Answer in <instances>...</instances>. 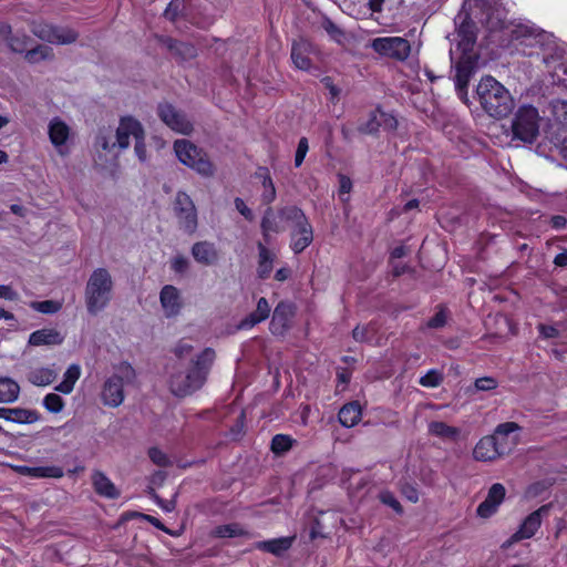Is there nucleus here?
Here are the masks:
<instances>
[{
    "instance_id": "obj_16",
    "label": "nucleus",
    "mask_w": 567,
    "mask_h": 567,
    "mask_svg": "<svg viewBox=\"0 0 567 567\" xmlns=\"http://www.w3.org/2000/svg\"><path fill=\"white\" fill-rule=\"evenodd\" d=\"M564 53V49L556 47L553 52L550 51L544 54L543 61L548 68H553L550 73L553 83L567 89V62L561 61L556 63L563 60Z\"/></svg>"
},
{
    "instance_id": "obj_35",
    "label": "nucleus",
    "mask_w": 567,
    "mask_h": 567,
    "mask_svg": "<svg viewBox=\"0 0 567 567\" xmlns=\"http://www.w3.org/2000/svg\"><path fill=\"white\" fill-rule=\"evenodd\" d=\"M80 375V367L78 364H71L64 372L62 382L55 386V391L63 394H70L73 391L75 382L79 380Z\"/></svg>"
},
{
    "instance_id": "obj_55",
    "label": "nucleus",
    "mask_w": 567,
    "mask_h": 567,
    "mask_svg": "<svg viewBox=\"0 0 567 567\" xmlns=\"http://www.w3.org/2000/svg\"><path fill=\"white\" fill-rule=\"evenodd\" d=\"M309 151V142L307 137H301L298 142L297 150L295 153V167H300L305 161V157Z\"/></svg>"
},
{
    "instance_id": "obj_19",
    "label": "nucleus",
    "mask_w": 567,
    "mask_h": 567,
    "mask_svg": "<svg viewBox=\"0 0 567 567\" xmlns=\"http://www.w3.org/2000/svg\"><path fill=\"white\" fill-rule=\"evenodd\" d=\"M512 39L527 45L544 44L547 33L533 24L518 23L511 30Z\"/></svg>"
},
{
    "instance_id": "obj_12",
    "label": "nucleus",
    "mask_w": 567,
    "mask_h": 567,
    "mask_svg": "<svg viewBox=\"0 0 567 567\" xmlns=\"http://www.w3.org/2000/svg\"><path fill=\"white\" fill-rule=\"evenodd\" d=\"M157 115L169 128L177 133L187 135L193 131V124L187 120L186 115L171 103H159Z\"/></svg>"
},
{
    "instance_id": "obj_1",
    "label": "nucleus",
    "mask_w": 567,
    "mask_h": 567,
    "mask_svg": "<svg viewBox=\"0 0 567 567\" xmlns=\"http://www.w3.org/2000/svg\"><path fill=\"white\" fill-rule=\"evenodd\" d=\"M493 0H465L462 10L454 19L458 38L457 47L464 54L471 52L476 43L477 27L480 23H492L491 10Z\"/></svg>"
},
{
    "instance_id": "obj_49",
    "label": "nucleus",
    "mask_w": 567,
    "mask_h": 567,
    "mask_svg": "<svg viewBox=\"0 0 567 567\" xmlns=\"http://www.w3.org/2000/svg\"><path fill=\"white\" fill-rule=\"evenodd\" d=\"M43 406L51 413H60L64 408V401L56 393H48L43 399Z\"/></svg>"
},
{
    "instance_id": "obj_46",
    "label": "nucleus",
    "mask_w": 567,
    "mask_h": 567,
    "mask_svg": "<svg viewBox=\"0 0 567 567\" xmlns=\"http://www.w3.org/2000/svg\"><path fill=\"white\" fill-rule=\"evenodd\" d=\"M30 307L40 313L53 315L62 309V302L58 300L33 301Z\"/></svg>"
},
{
    "instance_id": "obj_9",
    "label": "nucleus",
    "mask_w": 567,
    "mask_h": 567,
    "mask_svg": "<svg viewBox=\"0 0 567 567\" xmlns=\"http://www.w3.org/2000/svg\"><path fill=\"white\" fill-rule=\"evenodd\" d=\"M31 31L37 38L55 44H71L79 38V33L71 28L56 27L45 22H33Z\"/></svg>"
},
{
    "instance_id": "obj_14",
    "label": "nucleus",
    "mask_w": 567,
    "mask_h": 567,
    "mask_svg": "<svg viewBox=\"0 0 567 567\" xmlns=\"http://www.w3.org/2000/svg\"><path fill=\"white\" fill-rule=\"evenodd\" d=\"M318 48L307 38L300 37L291 44V61L301 71H309L312 66V55H317Z\"/></svg>"
},
{
    "instance_id": "obj_30",
    "label": "nucleus",
    "mask_w": 567,
    "mask_h": 567,
    "mask_svg": "<svg viewBox=\"0 0 567 567\" xmlns=\"http://www.w3.org/2000/svg\"><path fill=\"white\" fill-rule=\"evenodd\" d=\"M494 439L491 435L482 437L474 447V458L482 462L494 461L501 457Z\"/></svg>"
},
{
    "instance_id": "obj_45",
    "label": "nucleus",
    "mask_w": 567,
    "mask_h": 567,
    "mask_svg": "<svg viewBox=\"0 0 567 567\" xmlns=\"http://www.w3.org/2000/svg\"><path fill=\"white\" fill-rule=\"evenodd\" d=\"M383 112L379 109L371 111L365 123L359 126V131L364 134H374L382 126Z\"/></svg>"
},
{
    "instance_id": "obj_60",
    "label": "nucleus",
    "mask_w": 567,
    "mask_h": 567,
    "mask_svg": "<svg viewBox=\"0 0 567 567\" xmlns=\"http://www.w3.org/2000/svg\"><path fill=\"white\" fill-rule=\"evenodd\" d=\"M134 151L141 162L146 159L145 132L135 140Z\"/></svg>"
},
{
    "instance_id": "obj_2",
    "label": "nucleus",
    "mask_w": 567,
    "mask_h": 567,
    "mask_svg": "<svg viewBox=\"0 0 567 567\" xmlns=\"http://www.w3.org/2000/svg\"><path fill=\"white\" fill-rule=\"evenodd\" d=\"M215 359V350L213 348H205L192 360V364L186 372L172 374L168 382L172 394L177 398H185L202 389Z\"/></svg>"
},
{
    "instance_id": "obj_61",
    "label": "nucleus",
    "mask_w": 567,
    "mask_h": 567,
    "mask_svg": "<svg viewBox=\"0 0 567 567\" xmlns=\"http://www.w3.org/2000/svg\"><path fill=\"white\" fill-rule=\"evenodd\" d=\"M519 429V425L515 422H505L496 426L495 433L499 435L511 437V434Z\"/></svg>"
},
{
    "instance_id": "obj_33",
    "label": "nucleus",
    "mask_w": 567,
    "mask_h": 567,
    "mask_svg": "<svg viewBox=\"0 0 567 567\" xmlns=\"http://www.w3.org/2000/svg\"><path fill=\"white\" fill-rule=\"evenodd\" d=\"M21 472L35 478H61L64 475L63 468L56 465L23 466Z\"/></svg>"
},
{
    "instance_id": "obj_4",
    "label": "nucleus",
    "mask_w": 567,
    "mask_h": 567,
    "mask_svg": "<svg viewBox=\"0 0 567 567\" xmlns=\"http://www.w3.org/2000/svg\"><path fill=\"white\" fill-rule=\"evenodd\" d=\"M114 282L106 268H96L90 275L85 289L84 300L90 315L96 316L103 311L113 299Z\"/></svg>"
},
{
    "instance_id": "obj_26",
    "label": "nucleus",
    "mask_w": 567,
    "mask_h": 567,
    "mask_svg": "<svg viewBox=\"0 0 567 567\" xmlns=\"http://www.w3.org/2000/svg\"><path fill=\"white\" fill-rule=\"evenodd\" d=\"M64 341V337L54 328H43L33 331L29 336V344L33 347L58 346Z\"/></svg>"
},
{
    "instance_id": "obj_21",
    "label": "nucleus",
    "mask_w": 567,
    "mask_h": 567,
    "mask_svg": "<svg viewBox=\"0 0 567 567\" xmlns=\"http://www.w3.org/2000/svg\"><path fill=\"white\" fill-rule=\"evenodd\" d=\"M192 256L196 262L204 266H212L218 262L219 251L214 243L203 240L192 246Z\"/></svg>"
},
{
    "instance_id": "obj_53",
    "label": "nucleus",
    "mask_w": 567,
    "mask_h": 567,
    "mask_svg": "<svg viewBox=\"0 0 567 567\" xmlns=\"http://www.w3.org/2000/svg\"><path fill=\"white\" fill-rule=\"evenodd\" d=\"M182 9H183V0H171L169 3L167 4L166 9L164 10V18L172 21V22H175L181 12H182Z\"/></svg>"
},
{
    "instance_id": "obj_52",
    "label": "nucleus",
    "mask_w": 567,
    "mask_h": 567,
    "mask_svg": "<svg viewBox=\"0 0 567 567\" xmlns=\"http://www.w3.org/2000/svg\"><path fill=\"white\" fill-rule=\"evenodd\" d=\"M379 498L382 504L391 507L396 514H403V507L393 493L389 491L381 492Z\"/></svg>"
},
{
    "instance_id": "obj_54",
    "label": "nucleus",
    "mask_w": 567,
    "mask_h": 567,
    "mask_svg": "<svg viewBox=\"0 0 567 567\" xmlns=\"http://www.w3.org/2000/svg\"><path fill=\"white\" fill-rule=\"evenodd\" d=\"M339 190H338V197L342 202L349 200V194L352 188V181L350 177L339 174Z\"/></svg>"
},
{
    "instance_id": "obj_22",
    "label": "nucleus",
    "mask_w": 567,
    "mask_h": 567,
    "mask_svg": "<svg viewBox=\"0 0 567 567\" xmlns=\"http://www.w3.org/2000/svg\"><path fill=\"white\" fill-rule=\"evenodd\" d=\"M321 28L329 35L330 40L336 42L339 47L347 50L354 39L352 32H348L340 28L329 17H323L321 20Z\"/></svg>"
},
{
    "instance_id": "obj_32",
    "label": "nucleus",
    "mask_w": 567,
    "mask_h": 567,
    "mask_svg": "<svg viewBox=\"0 0 567 567\" xmlns=\"http://www.w3.org/2000/svg\"><path fill=\"white\" fill-rule=\"evenodd\" d=\"M70 136L69 126L59 118H53L49 124V137L55 147L63 146Z\"/></svg>"
},
{
    "instance_id": "obj_18",
    "label": "nucleus",
    "mask_w": 567,
    "mask_h": 567,
    "mask_svg": "<svg viewBox=\"0 0 567 567\" xmlns=\"http://www.w3.org/2000/svg\"><path fill=\"white\" fill-rule=\"evenodd\" d=\"M506 489L503 484H493L487 493L486 498L478 505L476 513L480 517L488 518L496 513L498 506L505 498Z\"/></svg>"
},
{
    "instance_id": "obj_47",
    "label": "nucleus",
    "mask_w": 567,
    "mask_h": 567,
    "mask_svg": "<svg viewBox=\"0 0 567 567\" xmlns=\"http://www.w3.org/2000/svg\"><path fill=\"white\" fill-rule=\"evenodd\" d=\"M491 436L494 439V442L496 443L495 447H497L501 456L509 454L513 447L516 445L515 437L503 436L495 432Z\"/></svg>"
},
{
    "instance_id": "obj_11",
    "label": "nucleus",
    "mask_w": 567,
    "mask_h": 567,
    "mask_svg": "<svg viewBox=\"0 0 567 567\" xmlns=\"http://www.w3.org/2000/svg\"><path fill=\"white\" fill-rule=\"evenodd\" d=\"M371 47L381 55L395 60H405L411 51L410 42L403 38H377L372 40Z\"/></svg>"
},
{
    "instance_id": "obj_58",
    "label": "nucleus",
    "mask_w": 567,
    "mask_h": 567,
    "mask_svg": "<svg viewBox=\"0 0 567 567\" xmlns=\"http://www.w3.org/2000/svg\"><path fill=\"white\" fill-rule=\"evenodd\" d=\"M446 323V312L444 309H440L430 320L427 327L431 329H439L444 327Z\"/></svg>"
},
{
    "instance_id": "obj_64",
    "label": "nucleus",
    "mask_w": 567,
    "mask_h": 567,
    "mask_svg": "<svg viewBox=\"0 0 567 567\" xmlns=\"http://www.w3.org/2000/svg\"><path fill=\"white\" fill-rule=\"evenodd\" d=\"M188 265H189V262H188L187 258L182 255H178L173 258L171 267L175 272L183 274L188 268Z\"/></svg>"
},
{
    "instance_id": "obj_15",
    "label": "nucleus",
    "mask_w": 567,
    "mask_h": 567,
    "mask_svg": "<svg viewBox=\"0 0 567 567\" xmlns=\"http://www.w3.org/2000/svg\"><path fill=\"white\" fill-rule=\"evenodd\" d=\"M101 399L104 405L111 408L120 406L124 401L123 377L113 374L103 384Z\"/></svg>"
},
{
    "instance_id": "obj_5",
    "label": "nucleus",
    "mask_w": 567,
    "mask_h": 567,
    "mask_svg": "<svg viewBox=\"0 0 567 567\" xmlns=\"http://www.w3.org/2000/svg\"><path fill=\"white\" fill-rule=\"evenodd\" d=\"M280 216L292 223L290 231V248L299 255L313 241V228L308 217L298 206H286L279 210Z\"/></svg>"
},
{
    "instance_id": "obj_43",
    "label": "nucleus",
    "mask_w": 567,
    "mask_h": 567,
    "mask_svg": "<svg viewBox=\"0 0 567 567\" xmlns=\"http://www.w3.org/2000/svg\"><path fill=\"white\" fill-rule=\"evenodd\" d=\"M39 414L37 411L23 408H10V421L19 424H31L38 421Z\"/></svg>"
},
{
    "instance_id": "obj_17",
    "label": "nucleus",
    "mask_w": 567,
    "mask_h": 567,
    "mask_svg": "<svg viewBox=\"0 0 567 567\" xmlns=\"http://www.w3.org/2000/svg\"><path fill=\"white\" fill-rule=\"evenodd\" d=\"M143 131L144 128L140 121L130 115L122 116L116 130L115 145L122 150L127 148L130 146V137L132 136L135 141L140 134H143Z\"/></svg>"
},
{
    "instance_id": "obj_24",
    "label": "nucleus",
    "mask_w": 567,
    "mask_h": 567,
    "mask_svg": "<svg viewBox=\"0 0 567 567\" xmlns=\"http://www.w3.org/2000/svg\"><path fill=\"white\" fill-rule=\"evenodd\" d=\"M159 300L167 317H174L179 313L182 302L179 291L176 287L172 285L164 286L159 293Z\"/></svg>"
},
{
    "instance_id": "obj_56",
    "label": "nucleus",
    "mask_w": 567,
    "mask_h": 567,
    "mask_svg": "<svg viewBox=\"0 0 567 567\" xmlns=\"http://www.w3.org/2000/svg\"><path fill=\"white\" fill-rule=\"evenodd\" d=\"M401 493L412 503H416L419 501L417 488L409 482L401 483Z\"/></svg>"
},
{
    "instance_id": "obj_20",
    "label": "nucleus",
    "mask_w": 567,
    "mask_h": 567,
    "mask_svg": "<svg viewBox=\"0 0 567 567\" xmlns=\"http://www.w3.org/2000/svg\"><path fill=\"white\" fill-rule=\"evenodd\" d=\"M156 40L165 45L181 61H188L197 56V49L189 42L178 41L168 35H155Z\"/></svg>"
},
{
    "instance_id": "obj_57",
    "label": "nucleus",
    "mask_w": 567,
    "mask_h": 567,
    "mask_svg": "<svg viewBox=\"0 0 567 567\" xmlns=\"http://www.w3.org/2000/svg\"><path fill=\"white\" fill-rule=\"evenodd\" d=\"M497 386V381L492 377H483L475 380V388L478 391H489Z\"/></svg>"
},
{
    "instance_id": "obj_63",
    "label": "nucleus",
    "mask_w": 567,
    "mask_h": 567,
    "mask_svg": "<svg viewBox=\"0 0 567 567\" xmlns=\"http://www.w3.org/2000/svg\"><path fill=\"white\" fill-rule=\"evenodd\" d=\"M236 209L247 219L248 221H251L254 219V213L252 210L246 205L244 199L240 197H236L234 200Z\"/></svg>"
},
{
    "instance_id": "obj_62",
    "label": "nucleus",
    "mask_w": 567,
    "mask_h": 567,
    "mask_svg": "<svg viewBox=\"0 0 567 567\" xmlns=\"http://www.w3.org/2000/svg\"><path fill=\"white\" fill-rule=\"evenodd\" d=\"M384 0H369L363 7H360L359 13L367 17L369 11L380 12Z\"/></svg>"
},
{
    "instance_id": "obj_34",
    "label": "nucleus",
    "mask_w": 567,
    "mask_h": 567,
    "mask_svg": "<svg viewBox=\"0 0 567 567\" xmlns=\"http://www.w3.org/2000/svg\"><path fill=\"white\" fill-rule=\"evenodd\" d=\"M20 385L8 377H0V403H12L19 398Z\"/></svg>"
},
{
    "instance_id": "obj_38",
    "label": "nucleus",
    "mask_w": 567,
    "mask_h": 567,
    "mask_svg": "<svg viewBox=\"0 0 567 567\" xmlns=\"http://www.w3.org/2000/svg\"><path fill=\"white\" fill-rule=\"evenodd\" d=\"M9 49L14 53H24L28 51L29 44L32 42V38L25 32L17 31L10 33L6 39Z\"/></svg>"
},
{
    "instance_id": "obj_39",
    "label": "nucleus",
    "mask_w": 567,
    "mask_h": 567,
    "mask_svg": "<svg viewBox=\"0 0 567 567\" xmlns=\"http://www.w3.org/2000/svg\"><path fill=\"white\" fill-rule=\"evenodd\" d=\"M54 58V53L52 48L43 44H37L32 49H28L24 54V59L30 64H35L41 61L52 60Z\"/></svg>"
},
{
    "instance_id": "obj_41",
    "label": "nucleus",
    "mask_w": 567,
    "mask_h": 567,
    "mask_svg": "<svg viewBox=\"0 0 567 567\" xmlns=\"http://www.w3.org/2000/svg\"><path fill=\"white\" fill-rule=\"evenodd\" d=\"M337 422L341 427L352 432L354 427V401L347 402L340 408Z\"/></svg>"
},
{
    "instance_id": "obj_7",
    "label": "nucleus",
    "mask_w": 567,
    "mask_h": 567,
    "mask_svg": "<svg viewBox=\"0 0 567 567\" xmlns=\"http://www.w3.org/2000/svg\"><path fill=\"white\" fill-rule=\"evenodd\" d=\"M174 151L178 161L203 176H213L215 166L207 153L188 140L174 142Z\"/></svg>"
},
{
    "instance_id": "obj_48",
    "label": "nucleus",
    "mask_w": 567,
    "mask_h": 567,
    "mask_svg": "<svg viewBox=\"0 0 567 567\" xmlns=\"http://www.w3.org/2000/svg\"><path fill=\"white\" fill-rule=\"evenodd\" d=\"M444 380V375L439 370L432 369L427 373L420 378L419 383L425 388H436L441 385Z\"/></svg>"
},
{
    "instance_id": "obj_25",
    "label": "nucleus",
    "mask_w": 567,
    "mask_h": 567,
    "mask_svg": "<svg viewBox=\"0 0 567 567\" xmlns=\"http://www.w3.org/2000/svg\"><path fill=\"white\" fill-rule=\"evenodd\" d=\"M271 308L268 300L265 297H260L257 301L256 309L246 316L238 324L241 330H248L254 328L256 324L268 319Z\"/></svg>"
},
{
    "instance_id": "obj_10",
    "label": "nucleus",
    "mask_w": 567,
    "mask_h": 567,
    "mask_svg": "<svg viewBox=\"0 0 567 567\" xmlns=\"http://www.w3.org/2000/svg\"><path fill=\"white\" fill-rule=\"evenodd\" d=\"M296 315V306L287 300H281L275 307L269 323L270 332L276 337H284L291 328Z\"/></svg>"
},
{
    "instance_id": "obj_40",
    "label": "nucleus",
    "mask_w": 567,
    "mask_h": 567,
    "mask_svg": "<svg viewBox=\"0 0 567 567\" xmlns=\"http://www.w3.org/2000/svg\"><path fill=\"white\" fill-rule=\"evenodd\" d=\"M56 374L54 370L50 368H39L29 373V381L38 386H45L51 384Z\"/></svg>"
},
{
    "instance_id": "obj_51",
    "label": "nucleus",
    "mask_w": 567,
    "mask_h": 567,
    "mask_svg": "<svg viewBox=\"0 0 567 567\" xmlns=\"http://www.w3.org/2000/svg\"><path fill=\"white\" fill-rule=\"evenodd\" d=\"M551 113L557 122L567 125V101L555 100L551 102Z\"/></svg>"
},
{
    "instance_id": "obj_50",
    "label": "nucleus",
    "mask_w": 567,
    "mask_h": 567,
    "mask_svg": "<svg viewBox=\"0 0 567 567\" xmlns=\"http://www.w3.org/2000/svg\"><path fill=\"white\" fill-rule=\"evenodd\" d=\"M147 455L150 460L159 467H168L172 465L168 455L156 446L150 447Z\"/></svg>"
},
{
    "instance_id": "obj_37",
    "label": "nucleus",
    "mask_w": 567,
    "mask_h": 567,
    "mask_svg": "<svg viewBox=\"0 0 567 567\" xmlns=\"http://www.w3.org/2000/svg\"><path fill=\"white\" fill-rule=\"evenodd\" d=\"M264 244L270 243V233H279L280 227L271 207L265 210L260 223Z\"/></svg>"
},
{
    "instance_id": "obj_31",
    "label": "nucleus",
    "mask_w": 567,
    "mask_h": 567,
    "mask_svg": "<svg viewBox=\"0 0 567 567\" xmlns=\"http://www.w3.org/2000/svg\"><path fill=\"white\" fill-rule=\"evenodd\" d=\"M213 538H235V537H252V534L244 528L239 523L223 524L214 527L210 532Z\"/></svg>"
},
{
    "instance_id": "obj_42",
    "label": "nucleus",
    "mask_w": 567,
    "mask_h": 567,
    "mask_svg": "<svg viewBox=\"0 0 567 567\" xmlns=\"http://www.w3.org/2000/svg\"><path fill=\"white\" fill-rule=\"evenodd\" d=\"M429 432L432 435L442 439H456L460 431L457 427L450 426L445 422L442 421H433L429 424Z\"/></svg>"
},
{
    "instance_id": "obj_8",
    "label": "nucleus",
    "mask_w": 567,
    "mask_h": 567,
    "mask_svg": "<svg viewBox=\"0 0 567 567\" xmlns=\"http://www.w3.org/2000/svg\"><path fill=\"white\" fill-rule=\"evenodd\" d=\"M173 209L179 229L188 235H193L198 227L197 209L193 199L186 192H177L173 203Z\"/></svg>"
},
{
    "instance_id": "obj_3",
    "label": "nucleus",
    "mask_w": 567,
    "mask_h": 567,
    "mask_svg": "<svg viewBox=\"0 0 567 567\" xmlns=\"http://www.w3.org/2000/svg\"><path fill=\"white\" fill-rule=\"evenodd\" d=\"M476 94L482 109L491 117L505 118L515 107V100L509 91L491 75L481 79Z\"/></svg>"
},
{
    "instance_id": "obj_28",
    "label": "nucleus",
    "mask_w": 567,
    "mask_h": 567,
    "mask_svg": "<svg viewBox=\"0 0 567 567\" xmlns=\"http://www.w3.org/2000/svg\"><path fill=\"white\" fill-rule=\"evenodd\" d=\"M259 241L257 244L258 249V265H257V276L261 280H266L270 277L274 269V260L275 254L271 252L267 246Z\"/></svg>"
},
{
    "instance_id": "obj_29",
    "label": "nucleus",
    "mask_w": 567,
    "mask_h": 567,
    "mask_svg": "<svg viewBox=\"0 0 567 567\" xmlns=\"http://www.w3.org/2000/svg\"><path fill=\"white\" fill-rule=\"evenodd\" d=\"M255 177L261 182L264 188L261 194L262 204L270 205L275 202L277 192L269 168L266 166H259L255 172Z\"/></svg>"
},
{
    "instance_id": "obj_44",
    "label": "nucleus",
    "mask_w": 567,
    "mask_h": 567,
    "mask_svg": "<svg viewBox=\"0 0 567 567\" xmlns=\"http://www.w3.org/2000/svg\"><path fill=\"white\" fill-rule=\"evenodd\" d=\"M295 440L288 434H276L271 439L270 450L276 455H281L292 449Z\"/></svg>"
},
{
    "instance_id": "obj_36",
    "label": "nucleus",
    "mask_w": 567,
    "mask_h": 567,
    "mask_svg": "<svg viewBox=\"0 0 567 567\" xmlns=\"http://www.w3.org/2000/svg\"><path fill=\"white\" fill-rule=\"evenodd\" d=\"M455 87L468 86L471 76L474 73V66L470 59H461L455 65Z\"/></svg>"
},
{
    "instance_id": "obj_13",
    "label": "nucleus",
    "mask_w": 567,
    "mask_h": 567,
    "mask_svg": "<svg viewBox=\"0 0 567 567\" xmlns=\"http://www.w3.org/2000/svg\"><path fill=\"white\" fill-rule=\"evenodd\" d=\"M551 505L546 504L530 513L520 524L519 528L507 540L508 545L518 543L523 539L532 538L542 525V519L547 516Z\"/></svg>"
},
{
    "instance_id": "obj_6",
    "label": "nucleus",
    "mask_w": 567,
    "mask_h": 567,
    "mask_svg": "<svg viewBox=\"0 0 567 567\" xmlns=\"http://www.w3.org/2000/svg\"><path fill=\"white\" fill-rule=\"evenodd\" d=\"M540 116L538 110L529 104L518 107L512 120V140L533 144L539 135Z\"/></svg>"
},
{
    "instance_id": "obj_27",
    "label": "nucleus",
    "mask_w": 567,
    "mask_h": 567,
    "mask_svg": "<svg viewBox=\"0 0 567 567\" xmlns=\"http://www.w3.org/2000/svg\"><path fill=\"white\" fill-rule=\"evenodd\" d=\"M293 543V537H279L272 538L268 540H260L254 544V548L272 554L277 557H281L286 551H288Z\"/></svg>"
},
{
    "instance_id": "obj_23",
    "label": "nucleus",
    "mask_w": 567,
    "mask_h": 567,
    "mask_svg": "<svg viewBox=\"0 0 567 567\" xmlns=\"http://www.w3.org/2000/svg\"><path fill=\"white\" fill-rule=\"evenodd\" d=\"M91 481L93 489L99 496L107 499H116L120 497V491L102 471H93Z\"/></svg>"
},
{
    "instance_id": "obj_59",
    "label": "nucleus",
    "mask_w": 567,
    "mask_h": 567,
    "mask_svg": "<svg viewBox=\"0 0 567 567\" xmlns=\"http://www.w3.org/2000/svg\"><path fill=\"white\" fill-rule=\"evenodd\" d=\"M321 83L329 91V93H330V101L332 103H334L339 99L340 90L334 84L332 78L324 76V78H322Z\"/></svg>"
}]
</instances>
